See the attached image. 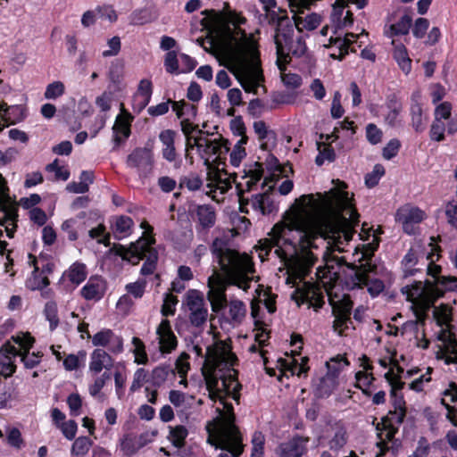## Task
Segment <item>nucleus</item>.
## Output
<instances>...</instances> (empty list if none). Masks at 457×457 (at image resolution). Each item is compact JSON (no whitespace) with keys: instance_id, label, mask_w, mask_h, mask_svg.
<instances>
[{"instance_id":"nucleus-30","label":"nucleus","mask_w":457,"mask_h":457,"mask_svg":"<svg viewBox=\"0 0 457 457\" xmlns=\"http://www.w3.org/2000/svg\"><path fill=\"white\" fill-rule=\"evenodd\" d=\"M300 361L299 362V361L294 357H287L286 359H279L278 362L283 375L287 376V373H290L292 376L306 377L309 370V367L307 366L308 358L301 357Z\"/></svg>"},{"instance_id":"nucleus-29","label":"nucleus","mask_w":457,"mask_h":457,"mask_svg":"<svg viewBox=\"0 0 457 457\" xmlns=\"http://www.w3.org/2000/svg\"><path fill=\"white\" fill-rule=\"evenodd\" d=\"M360 366L362 368V370H359L355 374L356 387L360 388L365 395H370L371 391L370 387L375 380V378L372 374L373 368L370 364L369 359L366 356H363L361 359Z\"/></svg>"},{"instance_id":"nucleus-16","label":"nucleus","mask_w":457,"mask_h":457,"mask_svg":"<svg viewBox=\"0 0 457 457\" xmlns=\"http://www.w3.org/2000/svg\"><path fill=\"white\" fill-rule=\"evenodd\" d=\"M11 339L20 346L18 357H21V361L26 368L32 369L39 364L42 354L39 352L29 353L30 348L35 343L34 337L29 333L19 332L12 336Z\"/></svg>"},{"instance_id":"nucleus-1","label":"nucleus","mask_w":457,"mask_h":457,"mask_svg":"<svg viewBox=\"0 0 457 457\" xmlns=\"http://www.w3.org/2000/svg\"><path fill=\"white\" fill-rule=\"evenodd\" d=\"M316 195L297 198L272 228L269 237L259 242L261 259L272 250L287 270V284L295 287L292 298L298 305L309 303L320 308L324 303L322 286L317 272L318 285L303 282L320 255L345 252L352 240L359 214L345 185Z\"/></svg>"},{"instance_id":"nucleus-41","label":"nucleus","mask_w":457,"mask_h":457,"mask_svg":"<svg viewBox=\"0 0 457 457\" xmlns=\"http://www.w3.org/2000/svg\"><path fill=\"white\" fill-rule=\"evenodd\" d=\"M246 314L245 304L239 300H231L228 303V317L233 325L240 324Z\"/></svg>"},{"instance_id":"nucleus-9","label":"nucleus","mask_w":457,"mask_h":457,"mask_svg":"<svg viewBox=\"0 0 457 457\" xmlns=\"http://www.w3.org/2000/svg\"><path fill=\"white\" fill-rule=\"evenodd\" d=\"M141 227L145 229L144 235L131 244L129 249H120L118 254L121 256L122 260L132 265L139 263L145 257L140 273L143 276H147L153 274L156 269L158 253L152 246L154 244V239L149 235L152 232V227L146 222H143Z\"/></svg>"},{"instance_id":"nucleus-55","label":"nucleus","mask_w":457,"mask_h":457,"mask_svg":"<svg viewBox=\"0 0 457 457\" xmlns=\"http://www.w3.org/2000/svg\"><path fill=\"white\" fill-rule=\"evenodd\" d=\"M411 126L416 132H422L425 126L422 119V108L419 104H413L411 107Z\"/></svg>"},{"instance_id":"nucleus-40","label":"nucleus","mask_w":457,"mask_h":457,"mask_svg":"<svg viewBox=\"0 0 457 457\" xmlns=\"http://www.w3.org/2000/svg\"><path fill=\"white\" fill-rule=\"evenodd\" d=\"M196 216L200 226L203 228H212L216 221V213L214 208L208 204L198 206Z\"/></svg>"},{"instance_id":"nucleus-51","label":"nucleus","mask_w":457,"mask_h":457,"mask_svg":"<svg viewBox=\"0 0 457 457\" xmlns=\"http://www.w3.org/2000/svg\"><path fill=\"white\" fill-rule=\"evenodd\" d=\"M169 400L176 408L184 411L190 406L194 397L178 390H171L169 393Z\"/></svg>"},{"instance_id":"nucleus-44","label":"nucleus","mask_w":457,"mask_h":457,"mask_svg":"<svg viewBox=\"0 0 457 457\" xmlns=\"http://www.w3.org/2000/svg\"><path fill=\"white\" fill-rule=\"evenodd\" d=\"M358 37V35L349 33L346 34L344 38H336L334 45L337 47V52H332L330 56L334 59L341 60L345 54H348V48L350 45L354 42Z\"/></svg>"},{"instance_id":"nucleus-7","label":"nucleus","mask_w":457,"mask_h":457,"mask_svg":"<svg viewBox=\"0 0 457 457\" xmlns=\"http://www.w3.org/2000/svg\"><path fill=\"white\" fill-rule=\"evenodd\" d=\"M359 237L361 240L369 242L356 245L353 248V266L356 270H354V274L351 277V286L352 288L366 287L370 295L375 297L385 288L382 280L370 278L368 274L372 270V267L369 262L379 245V239L375 233L370 234V228L366 229L364 226Z\"/></svg>"},{"instance_id":"nucleus-25","label":"nucleus","mask_w":457,"mask_h":457,"mask_svg":"<svg viewBox=\"0 0 457 457\" xmlns=\"http://www.w3.org/2000/svg\"><path fill=\"white\" fill-rule=\"evenodd\" d=\"M340 373V367L334 368L333 362L328 363V371L327 374L319 379L318 383L314 385V394L319 398L328 397L338 385V374Z\"/></svg>"},{"instance_id":"nucleus-26","label":"nucleus","mask_w":457,"mask_h":457,"mask_svg":"<svg viewBox=\"0 0 457 457\" xmlns=\"http://www.w3.org/2000/svg\"><path fill=\"white\" fill-rule=\"evenodd\" d=\"M384 108V122L391 127L396 128L403 124V104L398 97L395 95L387 96Z\"/></svg>"},{"instance_id":"nucleus-20","label":"nucleus","mask_w":457,"mask_h":457,"mask_svg":"<svg viewBox=\"0 0 457 457\" xmlns=\"http://www.w3.org/2000/svg\"><path fill=\"white\" fill-rule=\"evenodd\" d=\"M249 208L259 215H268L277 210L271 196L266 193L253 195L248 200L240 202V212L249 213Z\"/></svg>"},{"instance_id":"nucleus-61","label":"nucleus","mask_w":457,"mask_h":457,"mask_svg":"<svg viewBox=\"0 0 457 457\" xmlns=\"http://www.w3.org/2000/svg\"><path fill=\"white\" fill-rule=\"evenodd\" d=\"M107 49L102 52L104 58L113 57L119 54L121 49V41L120 37L114 36L107 40Z\"/></svg>"},{"instance_id":"nucleus-60","label":"nucleus","mask_w":457,"mask_h":457,"mask_svg":"<svg viewBox=\"0 0 457 457\" xmlns=\"http://www.w3.org/2000/svg\"><path fill=\"white\" fill-rule=\"evenodd\" d=\"M452 104L449 102H443L438 104L434 112V119L441 121H447L452 118Z\"/></svg>"},{"instance_id":"nucleus-42","label":"nucleus","mask_w":457,"mask_h":457,"mask_svg":"<svg viewBox=\"0 0 457 457\" xmlns=\"http://www.w3.org/2000/svg\"><path fill=\"white\" fill-rule=\"evenodd\" d=\"M130 352L134 355V362L138 365H145L149 361L148 354L146 353L145 343L137 337H133L131 339Z\"/></svg>"},{"instance_id":"nucleus-53","label":"nucleus","mask_w":457,"mask_h":457,"mask_svg":"<svg viewBox=\"0 0 457 457\" xmlns=\"http://www.w3.org/2000/svg\"><path fill=\"white\" fill-rule=\"evenodd\" d=\"M120 450L123 452L125 455L130 456L136 453L143 445L137 440L136 437L131 436H125L120 440Z\"/></svg>"},{"instance_id":"nucleus-17","label":"nucleus","mask_w":457,"mask_h":457,"mask_svg":"<svg viewBox=\"0 0 457 457\" xmlns=\"http://www.w3.org/2000/svg\"><path fill=\"white\" fill-rule=\"evenodd\" d=\"M31 260V265L34 266V270L31 275L26 279V287L31 291L41 290L42 296L45 298H50L53 295L51 289L44 290L49 285V279L47 274L51 272V269L48 265L39 268L37 261L35 257L29 254Z\"/></svg>"},{"instance_id":"nucleus-6","label":"nucleus","mask_w":457,"mask_h":457,"mask_svg":"<svg viewBox=\"0 0 457 457\" xmlns=\"http://www.w3.org/2000/svg\"><path fill=\"white\" fill-rule=\"evenodd\" d=\"M324 266L317 268V275L324 287V291L328 296V302L336 312L335 329L339 334L343 333L344 328H347L350 322V314L353 308V303L346 295H339L337 289V282L338 279L339 267L345 262V257H335L330 259V254L325 253L323 254Z\"/></svg>"},{"instance_id":"nucleus-38","label":"nucleus","mask_w":457,"mask_h":457,"mask_svg":"<svg viewBox=\"0 0 457 457\" xmlns=\"http://www.w3.org/2000/svg\"><path fill=\"white\" fill-rule=\"evenodd\" d=\"M87 276V266L80 262H75L72 263L63 273V277L66 278L73 286H79L86 279Z\"/></svg>"},{"instance_id":"nucleus-8","label":"nucleus","mask_w":457,"mask_h":457,"mask_svg":"<svg viewBox=\"0 0 457 457\" xmlns=\"http://www.w3.org/2000/svg\"><path fill=\"white\" fill-rule=\"evenodd\" d=\"M270 25H276L274 43L276 45L277 65L282 70L289 63L291 55L300 57L306 52V45L301 35H295V25L287 14L271 12Z\"/></svg>"},{"instance_id":"nucleus-12","label":"nucleus","mask_w":457,"mask_h":457,"mask_svg":"<svg viewBox=\"0 0 457 457\" xmlns=\"http://www.w3.org/2000/svg\"><path fill=\"white\" fill-rule=\"evenodd\" d=\"M406 414L405 402L403 398L395 400L394 409L382 418L377 425L379 444H385L394 438Z\"/></svg>"},{"instance_id":"nucleus-50","label":"nucleus","mask_w":457,"mask_h":457,"mask_svg":"<svg viewBox=\"0 0 457 457\" xmlns=\"http://www.w3.org/2000/svg\"><path fill=\"white\" fill-rule=\"evenodd\" d=\"M94 377L93 382L88 386V393L91 396L97 397L106 383L111 379V373L104 371L102 374L100 373Z\"/></svg>"},{"instance_id":"nucleus-22","label":"nucleus","mask_w":457,"mask_h":457,"mask_svg":"<svg viewBox=\"0 0 457 457\" xmlns=\"http://www.w3.org/2000/svg\"><path fill=\"white\" fill-rule=\"evenodd\" d=\"M439 339L441 345L436 353V358L445 364H457V340L450 331H442Z\"/></svg>"},{"instance_id":"nucleus-64","label":"nucleus","mask_w":457,"mask_h":457,"mask_svg":"<svg viewBox=\"0 0 457 457\" xmlns=\"http://www.w3.org/2000/svg\"><path fill=\"white\" fill-rule=\"evenodd\" d=\"M265 438L262 433L254 432L252 438V457H263V447Z\"/></svg>"},{"instance_id":"nucleus-24","label":"nucleus","mask_w":457,"mask_h":457,"mask_svg":"<svg viewBox=\"0 0 457 457\" xmlns=\"http://www.w3.org/2000/svg\"><path fill=\"white\" fill-rule=\"evenodd\" d=\"M114 364L112 354L104 349L96 348L90 353L88 363V373L92 376L98 375L104 371L110 372Z\"/></svg>"},{"instance_id":"nucleus-49","label":"nucleus","mask_w":457,"mask_h":457,"mask_svg":"<svg viewBox=\"0 0 457 457\" xmlns=\"http://www.w3.org/2000/svg\"><path fill=\"white\" fill-rule=\"evenodd\" d=\"M187 435L188 431L185 426L178 425L175 427H170L169 439L177 448L184 446Z\"/></svg>"},{"instance_id":"nucleus-63","label":"nucleus","mask_w":457,"mask_h":457,"mask_svg":"<svg viewBox=\"0 0 457 457\" xmlns=\"http://www.w3.org/2000/svg\"><path fill=\"white\" fill-rule=\"evenodd\" d=\"M385 174V169L381 164L374 166L373 170L365 177V185L368 187H373L378 184L380 179Z\"/></svg>"},{"instance_id":"nucleus-58","label":"nucleus","mask_w":457,"mask_h":457,"mask_svg":"<svg viewBox=\"0 0 457 457\" xmlns=\"http://www.w3.org/2000/svg\"><path fill=\"white\" fill-rule=\"evenodd\" d=\"M403 371V370L401 367L394 365V367L390 368L385 374L386 379L391 385L393 389H401L403 387V383L401 381V376L399 374Z\"/></svg>"},{"instance_id":"nucleus-35","label":"nucleus","mask_w":457,"mask_h":457,"mask_svg":"<svg viewBox=\"0 0 457 457\" xmlns=\"http://www.w3.org/2000/svg\"><path fill=\"white\" fill-rule=\"evenodd\" d=\"M25 118L24 108L21 105L6 106L4 102H0V119L9 124L21 122ZM3 126L0 124V131Z\"/></svg>"},{"instance_id":"nucleus-57","label":"nucleus","mask_w":457,"mask_h":457,"mask_svg":"<svg viewBox=\"0 0 457 457\" xmlns=\"http://www.w3.org/2000/svg\"><path fill=\"white\" fill-rule=\"evenodd\" d=\"M98 17L110 23H114L118 20V13L112 4H102L96 8Z\"/></svg>"},{"instance_id":"nucleus-48","label":"nucleus","mask_w":457,"mask_h":457,"mask_svg":"<svg viewBox=\"0 0 457 457\" xmlns=\"http://www.w3.org/2000/svg\"><path fill=\"white\" fill-rule=\"evenodd\" d=\"M347 9L348 4H346V0H336L331 13V21L336 28H345V22L341 21H343V16L347 12Z\"/></svg>"},{"instance_id":"nucleus-18","label":"nucleus","mask_w":457,"mask_h":457,"mask_svg":"<svg viewBox=\"0 0 457 457\" xmlns=\"http://www.w3.org/2000/svg\"><path fill=\"white\" fill-rule=\"evenodd\" d=\"M426 217L425 212L418 207L405 204L400 207L395 213V220L405 233L411 235L416 231L419 225Z\"/></svg>"},{"instance_id":"nucleus-54","label":"nucleus","mask_w":457,"mask_h":457,"mask_svg":"<svg viewBox=\"0 0 457 457\" xmlns=\"http://www.w3.org/2000/svg\"><path fill=\"white\" fill-rule=\"evenodd\" d=\"M88 234L89 237L92 239H96L98 244H103L105 246H109L111 244V235L106 232V228L103 224H99L97 227L91 228Z\"/></svg>"},{"instance_id":"nucleus-56","label":"nucleus","mask_w":457,"mask_h":457,"mask_svg":"<svg viewBox=\"0 0 457 457\" xmlns=\"http://www.w3.org/2000/svg\"><path fill=\"white\" fill-rule=\"evenodd\" d=\"M446 131V124L445 121L435 120L432 121L429 129V137L432 141L441 142L445 140V133Z\"/></svg>"},{"instance_id":"nucleus-23","label":"nucleus","mask_w":457,"mask_h":457,"mask_svg":"<svg viewBox=\"0 0 457 457\" xmlns=\"http://www.w3.org/2000/svg\"><path fill=\"white\" fill-rule=\"evenodd\" d=\"M207 187L210 188L207 194L213 199H217L218 194L224 195L231 188V181L226 172H222L220 167L209 170Z\"/></svg>"},{"instance_id":"nucleus-28","label":"nucleus","mask_w":457,"mask_h":457,"mask_svg":"<svg viewBox=\"0 0 457 457\" xmlns=\"http://www.w3.org/2000/svg\"><path fill=\"white\" fill-rule=\"evenodd\" d=\"M320 444L337 451L346 444V430L339 425L331 426L320 438Z\"/></svg>"},{"instance_id":"nucleus-13","label":"nucleus","mask_w":457,"mask_h":457,"mask_svg":"<svg viewBox=\"0 0 457 457\" xmlns=\"http://www.w3.org/2000/svg\"><path fill=\"white\" fill-rule=\"evenodd\" d=\"M184 303L188 312L190 324L195 328L203 327L208 318V309L203 294L198 290L190 289L186 295Z\"/></svg>"},{"instance_id":"nucleus-14","label":"nucleus","mask_w":457,"mask_h":457,"mask_svg":"<svg viewBox=\"0 0 457 457\" xmlns=\"http://www.w3.org/2000/svg\"><path fill=\"white\" fill-rule=\"evenodd\" d=\"M126 164L129 168L136 170L140 179H145L153 170V151L148 147L135 148L128 155Z\"/></svg>"},{"instance_id":"nucleus-2","label":"nucleus","mask_w":457,"mask_h":457,"mask_svg":"<svg viewBox=\"0 0 457 457\" xmlns=\"http://www.w3.org/2000/svg\"><path fill=\"white\" fill-rule=\"evenodd\" d=\"M224 21L217 31L220 62L238 80L246 92L255 93L263 81L257 43L241 28L246 19L231 10H223Z\"/></svg>"},{"instance_id":"nucleus-37","label":"nucleus","mask_w":457,"mask_h":457,"mask_svg":"<svg viewBox=\"0 0 457 457\" xmlns=\"http://www.w3.org/2000/svg\"><path fill=\"white\" fill-rule=\"evenodd\" d=\"M133 220L125 215L116 217L112 223V230L114 237L120 240L129 237L132 232Z\"/></svg>"},{"instance_id":"nucleus-45","label":"nucleus","mask_w":457,"mask_h":457,"mask_svg":"<svg viewBox=\"0 0 457 457\" xmlns=\"http://www.w3.org/2000/svg\"><path fill=\"white\" fill-rule=\"evenodd\" d=\"M43 314L49 322V329L51 331L55 330L60 324L57 303L53 299L48 300L45 303Z\"/></svg>"},{"instance_id":"nucleus-3","label":"nucleus","mask_w":457,"mask_h":457,"mask_svg":"<svg viewBox=\"0 0 457 457\" xmlns=\"http://www.w3.org/2000/svg\"><path fill=\"white\" fill-rule=\"evenodd\" d=\"M212 253L223 273V278L213 270L207 281V296L212 311L219 312L227 303V286H235L246 292L253 279L255 269L249 254L230 249L224 239L213 240Z\"/></svg>"},{"instance_id":"nucleus-10","label":"nucleus","mask_w":457,"mask_h":457,"mask_svg":"<svg viewBox=\"0 0 457 457\" xmlns=\"http://www.w3.org/2000/svg\"><path fill=\"white\" fill-rule=\"evenodd\" d=\"M187 145V147H196L208 170L225 164L226 156L229 151L227 140L221 137L212 138L202 131H199L196 137H188Z\"/></svg>"},{"instance_id":"nucleus-43","label":"nucleus","mask_w":457,"mask_h":457,"mask_svg":"<svg viewBox=\"0 0 457 457\" xmlns=\"http://www.w3.org/2000/svg\"><path fill=\"white\" fill-rule=\"evenodd\" d=\"M393 56L400 69L408 74L411 70V60L409 57L406 47L403 44L395 45Z\"/></svg>"},{"instance_id":"nucleus-33","label":"nucleus","mask_w":457,"mask_h":457,"mask_svg":"<svg viewBox=\"0 0 457 457\" xmlns=\"http://www.w3.org/2000/svg\"><path fill=\"white\" fill-rule=\"evenodd\" d=\"M442 404L447 409V419L457 427V386L451 384L450 387L446 389L442 397Z\"/></svg>"},{"instance_id":"nucleus-11","label":"nucleus","mask_w":457,"mask_h":457,"mask_svg":"<svg viewBox=\"0 0 457 457\" xmlns=\"http://www.w3.org/2000/svg\"><path fill=\"white\" fill-rule=\"evenodd\" d=\"M401 292L417 314L429 310L443 296V290L435 287L430 280L414 281L403 287Z\"/></svg>"},{"instance_id":"nucleus-34","label":"nucleus","mask_w":457,"mask_h":457,"mask_svg":"<svg viewBox=\"0 0 457 457\" xmlns=\"http://www.w3.org/2000/svg\"><path fill=\"white\" fill-rule=\"evenodd\" d=\"M238 134L241 137L234 145L229 154V162L233 167H239L242 161L246 156L245 145L248 141V137L245 133L244 126H240L238 129Z\"/></svg>"},{"instance_id":"nucleus-4","label":"nucleus","mask_w":457,"mask_h":457,"mask_svg":"<svg viewBox=\"0 0 457 457\" xmlns=\"http://www.w3.org/2000/svg\"><path fill=\"white\" fill-rule=\"evenodd\" d=\"M193 351L197 356L204 358L202 371L214 405L219 404L220 400L228 402V398L238 403L241 385L237 379V371L234 368L237 357L231 352L230 345L217 340L206 346L204 354L197 344L193 346Z\"/></svg>"},{"instance_id":"nucleus-59","label":"nucleus","mask_w":457,"mask_h":457,"mask_svg":"<svg viewBox=\"0 0 457 457\" xmlns=\"http://www.w3.org/2000/svg\"><path fill=\"white\" fill-rule=\"evenodd\" d=\"M65 92L64 84L62 81H54L47 85L44 96L46 99H56Z\"/></svg>"},{"instance_id":"nucleus-19","label":"nucleus","mask_w":457,"mask_h":457,"mask_svg":"<svg viewBox=\"0 0 457 457\" xmlns=\"http://www.w3.org/2000/svg\"><path fill=\"white\" fill-rule=\"evenodd\" d=\"M171 107L176 112L178 119L180 120L181 130L187 138L195 129L193 121L196 117V106L193 104L181 100L173 101Z\"/></svg>"},{"instance_id":"nucleus-47","label":"nucleus","mask_w":457,"mask_h":457,"mask_svg":"<svg viewBox=\"0 0 457 457\" xmlns=\"http://www.w3.org/2000/svg\"><path fill=\"white\" fill-rule=\"evenodd\" d=\"M317 149L319 151L315 162L318 166H321L325 162H331L336 159V153L329 143L318 142Z\"/></svg>"},{"instance_id":"nucleus-32","label":"nucleus","mask_w":457,"mask_h":457,"mask_svg":"<svg viewBox=\"0 0 457 457\" xmlns=\"http://www.w3.org/2000/svg\"><path fill=\"white\" fill-rule=\"evenodd\" d=\"M132 120L133 116L122 109L121 113L117 116L113 126L114 141L116 145L120 144L129 137Z\"/></svg>"},{"instance_id":"nucleus-52","label":"nucleus","mask_w":457,"mask_h":457,"mask_svg":"<svg viewBox=\"0 0 457 457\" xmlns=\"http://www.w3.org/2000/svg\"><path fill=\"white\" fill-rule=\"evenodd\" d=\"M93 445V441L87 436H79L75 439L71 446V453L77 457L85 456Z\"/></svg>"},{"instance_id":"nucleus-39","label":"nucleus","mask_w":457,"mask_h":457,"mask_svg":"<svg viewBox=\"0 0 457 457\" xmlns=\"http://www.w3.org/2000/svg\"><path fill=\"white\" fill-rule=\"evenodd\" d=\"M294 22L298 33L303 29L313 30L320 25L321 17L317 13H311L305 17L294 16Z\"/></svg>"},{"instance_id":"nucleus-15","label":"nucleus","mask_w":457,"mask_h":457,"mask_svg":"<svg viewBox=\"0 0 457 457\" xmlns=\"http://www.w3.org/2000/svg\"><path fill=\"white\" fill-rule=\"evenodd\" d=\"M92 344L96 348L104 349L108 353L119 355L124 352V340L111 328H103L92 337Z\"/></svg>"},{"instance_id":"nucleus-5","label":"nucleus","mask_w":457,"mask_h":457,"mask_svg":"<svg viewBox=\"0 0 457 457\" xmlns=\"http://www.w3.org/2000/svg\"><path fill=\"white\" fill-rule=\"evenodd\" d=\"M217 418L206 426L207 442L222 452L218 457H239L243 452L242 436L235 425L233 406L229 402L214 405Z\"/></svg>"},{"instance_id":"nucleus-21","label":"nucleus","mask_w":457,"mask_h":457,"mask_svg":"<svg viewBox=\"0 0 457 457\" xmlns=\"http://www.w3.org/2000/svg\"><path fill=\"white\" fill-rule=\"evenodd\" d=\"M156 340L162 356L171 353L177 348L178 339L168 320H162L156 328Z\"/></svg>"},{"instance_id":"nucleus-46","label":"nucleus","mask_w":457,"mask_h":457,"mask_svg":"<svg viewBox=\"0 0 457 457\" xmlns=\"http://www.w3.org/2000/svg\"><path fill=\"white\" fill-rule=\"evenodd\" d=\"M402 270L404 277L414 276L419 270L415 266L418 263V256L413 249H410L402 260Z\"/></svg>"},{"instance_id":"nucleus-27","label":"nucleus","mask_w":457,"mask_h":457,"mask_svg":"<svg viewBox=\"0 0 457 457\" xmlns=\"http://www.w3.org/2000/svg\"><path fill=\"white\" fill-rule=\"evenodd\" d=\"M308 440L295 436L287 442L281 443L276 449L277 457H301L306 452Z\"/></svg>"},{"instance_id":"nucleus-36","label":"nucleus","mask_w":457,"mask_h":457,"mask_svg":"<svg viewBox=\"0 0 457 457\" xmlns=\"http://www.w3.org/2000/svg\"><path fill=\"white\" fill-rule=\"evenodd\" d=\"M176 132L171 129L162 130L159 135V139L162 145V157L168 162H174L177 153L174 145Z\"/></svg>"},{"instance_id":"nucleus-31","label":"nucleus","mask_w":457,"mask_h":457,"mask_svg":"<svg viewBox=\"0 0 457 457\" xmlns=\"http://www.w3.org/2000/svg\"><path fill=\"white\" fill-rule=\"evenodd\" d=\"M104 280L100 277H91L86 285L81 288V295L88 301L100 300L105 292Z\"/></svg>"},{"instance_id":"nucleus-62","label":"nucleus","mask_w":457,"mask_h":457,"mask_svg":"<svg viewBox=\"0 0 457 457\" xmlns=\"http://www.w3.org/2000/svg\"><path fill=\"white\" fill-rule=\"evenodd\" d=\"M170 373L173 374V370L170 366L163 365L154 368L152 371L154 384L160 386L168 378Z\"/></svg>"}]
</instances>
